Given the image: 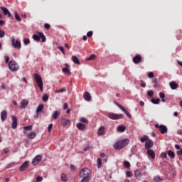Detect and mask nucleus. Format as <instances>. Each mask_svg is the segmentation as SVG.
I'll return each instance as SVG.
<instances>
[{
  "label": "nucleus",
  "instance_id": "15",
  "mask_svg": "<svg viewBox=\"0 0 182 182\" xmlns=\"http://www.w3.org/2000/svg\"><path fill=\"white\" fill-rule=\"evenodd\" d=\"M83 98L86 102H90V100H92V95H90V93L86 92L83 94Z\"/></svg>",
  "mask_w": 182,
  "mask_h": 182
},
{
  "label": "nucleus",
  "instance_id": "39",
  "mask_svg": "<svg viewBox=\"0 0 182 182\" xmlns=\"http://www.w3.org/2000/svg\"><path fill=\"white\" fill-rule=\"evenodd\" d=\"M154 181H163V178H160V176H156L155 177H154Z\"/></svg>",
  "mask_w": 182,
  "mask_h": 182
},
{
  "label": "nucleus",
  "instance_id": "63",
  "mask_svg": "<svg viewBox=\"0 0 182 182\" xmlns=\"http://www.w3.org/2000/svg\"><path fill=\"white\" fill-rule=\"evenodd\" d=\"M63 109H65V110H66V109H68V103H64V105H63Z\"/></svg>",
  "mask_w": 182,
  "mask_h": 182
},
{
  "label": "nucleus",
  "instance_id": "33",
  "mask_svg": "<svg viewBox=\"0 0 182 182\" xmlns=\"http://www.w3.org/2000/svg\"><path fill=\"white\" fill-rule=\"evenodd\" d=\"M33 39L36 41V42H39L41 41V37L39 35L38 36L36 34H34L33 35Z\"/></svg>",
  "mask_w": 182,
  "mask_h": 182
},
{
  "label": "nucleus",
  "instance_id": "20",
  "mask_svg": "<svg viewBox=\"0 0 182 182\" xmlns=\"http://www.w3.org/2000/svg\"><path fill=\"white\" fill-rule=\"evenodd\" d=\"M98 136H103L105 134V127H100L97 132Z\"/></svg>",
  "mask_w": 182,
  "mask_h": 182
},
{
  "label": "nucleus",
  "instance_id": "21",
  "mask_svg": "<svg viewBox=\"0 0 182 182\" xmlns=\"http://www.w3.org/2000/svg\"><path fill=\"white\" fill-rule=\"evenodd\" d=\"M73 62H74L76 65H80V61L79 60V58L75 56V55H73L72 58H71Z\"/></svg>",
  "mask_w": 182,
  "mask_h": 182
},
{
  "label": "nucleus",
  "instance_id": "3",
  "mask_svg": "<svg viewBox=\"0 0 182 182\" xmlns=\"http://www.w3.org/2000/svg\"><path fill=\"white\" fill-rule=\"evenodd\" d=\"M34 80H36V82L37 83L38 87H40L41 92L43 91V82L42 81V77H41V75L38 73L33 74Z\"/></svg>",
  "mask_w": 182,
  "mask_h": 182
},
{
  "label": "nucleus",
  "instance_id": "46",
  "mask_svg": "<svg viewBox=\"0 0 182 182\" xmlns=\"http://www.w3.org/2000/svg\"><path fill=\"white\" fill-rule=\"evenodd\" d=\"M23 129H24L26 132H28V130H31V129H32V125H29V126H27V127H23Z\"/></svg>",
  "mask_w": 182,
  "mask_h": 182
},
{
  "label": "nucleus",
  "instance_id": "40",
  "mask_svg": "<svg viewBox=\"0 0 182 182\" xmlns=\"http://www.w3.org/2000/svg\"><path fill=\"white\" fill-rule=\"evenodd\" d=\"M14 16H15L16 21H18V22H21V17L18 14V12L14 13Z\"/></svg>",
  "mask_w": 182,
  "mask_h": 182
},
{
  "label": "nucleus",
  "instance_id": "28",
  "mask_svg": "<svg viewBox=\"0 0 182 182\" xmlns=\"http://www.w3.org/2000/svg\"><path fill=\"white\" fill-rule=\"evenodd\" d=\"M38 35L40 38L42 39V42H46V37H45V35H43V33L39 32Z\"/></svg>",
  "mask_w": 182,
  "mask_h": 182
},
{
  "label": "nucleus",
  "instance_id": "50",
  "mask_svg": "<svg viewBox=\"0 0 182 182\" xmlns=\"http://www.w3.org/2000/svg\"><path fill=\"white\" fill-rule=\"evenodd\" d=\"M23 43H24V45H29V43H31V41H29L28 38H25L23 40Z\"/></svg>",
  "mask_w": 182,
  "mask_h": 182
},
{
  "label": "nucleus",
  "instance_id": "36",
  "mask_svg": "<svg viewBox=\"0 0 182 182\" xmlns=\"http://www.w3.org/2000/svg\"><path fill=\"white\" fill-rule=\"evenodd\" d=\"M42 100H43L44 102H48V100H49V96L48 95V94H44V95H43Z\"/></svg>",
  "mask_w": 182,
  "mask_h": 182
},
{
  "label": "nucleus",
  "instance_id": "25",
  "mask_svg": "<svg viewBox=\"0 0 182 182\" xmlns=\"http://www.w3.org/2000/svg\"><path fill=\"white\" fill-rule=\"evenodd\" d=\"M136 178H140L141 177V173L139 169H136L134 172Z\"/></svg>",
  "mask_w": 182,
  "mask_h": 182
},
{
  "label": "nucleus",
  "instance_id": "4",
  "mask_svg": "<svg viewBox=\"0 0 182 182\" xmlns=\"http://www.w3.org/2000/svg\"><path fill=\"white\" fill-rule=\"evenodd\" d=\"M9 69L11 72H16V70H19V65H18V63L14 60L9 62Z\"/></svg>",
  "mask_w": 182,
  "mask_h": 182
},
{
  "label": "nucleus",
  "instance_id": "49",
  "mask_svg": "<svg viewBox=\"0 0 182 182\" xmlns=\"http://www.w3.org/2000/svg\"><path fill=\"white\" fill-rule=\"evenodd\" d=\"M148 77H149V79H153V77H154V73H153V72H150L148 74Z\"/></svg>",
  "mask_w": 182,
  "mask_h": 182
},
{
  "label": "nucleus",
  "instance_id": "44",
  "mask_svg": "<svg viewBox=\"0 0 182 182\" xmlns=\"http://www.w3.org/2000/svg\"><path fill=\"white\" fill-rule=\"evenodd\" d=\"M147 95L149 97H153V96H154V92H153V90H149L147 92Z\"/></svg>",
  "mask_w": 182,
  "mask_h": 182
},
{
  "label": "nucleus",
  "instance_id": "41",
  "mask_svg": "<svg viewBox=\"0 0 182 182\" xmlns=\"http://www.w3.org/2000/svg\"><path fill=\"white\" fill-rule=\"evenodd\" d=\"M80 121L82 122V123H85L86 124L89 123V121L85 117H81Z\"/></svg>",
  "mask_w": 182,
  "mask_h": 182
},
{
  "label": "nucleus",
  "instance_id": "48",
  "mask_svg": "<svg viewBox=\"0 0 182 182\" xmlns=\"http://www.w3.org/2000/svg\"><path fill=\"white\" fill-rule=\"evenodd\" d=\"M5 36V31L0 28V38H4Z\"/></svg>",
  "mask_w": 182,
  "mask_h": 182
},
{
  "label": "nucleus",
  "instance_id": "26",
  "mask_svg": "<svg viewBox=\"0 0 182 182\" xmlns=\"http://www.w3.org/2000/svg\"><path fill=\"white\" fill-rule=\"evenodd\" d=\"M167 154L169 156V157H171V159H174V157H176V154L173 151H168Z\"/></svg>",
  "mask_w": 182,
  "mask_h": 182
},
{
  "label": "nucleus",
  "instance_id": "56",
  "mask_svg": "<svg viewBox=\"0 0 182 182\" xmlns=\"http://www.w3.org/2000/svg\"><path fill=\"white\" fill-rule=\"evenodd\" d=\"M44 28L46 29H50V25H49L48 23H45L44 24Z\"/></svg>",
  "mask_w": 182,
  "mask_h": 182
},
{
  "label": "nucleus",
  "instance_id": "62",
  "mask_svg": "<svg viewBox=\"0 0 182 182\" xmlns=\"http://www.w3.org/2000/svg\"><path fill=\"white\" fill-rule=\"evenodd\" d=\"M7 15H8L9 18H10L11 19H14V16H12V14H11V13L9 11Z\"/></svg>",
  "mask_w": 182,
  "mask_h": 182
},
{
  "label": "nucleus",
  "instance_id": "55",
  "mask_svg": "<svg viewBox=\"0 0 182 182\" xmlns=\"http://www.w3.org/2000/svg\"><path fill=\"white\" fill-rule=\"evenodd\" d=\"M159 97L161 99H164V97H166V95H164V93H163V92H160L159 93Z\"/></svg>",
  "mask_w": 182,
  "mask_h": 182
},
{
  "label": "nucleus",
  "instance_id": "12",
  "mask_svg": "<svg viewBox=\"0 0 182 182\" xmlns=\"http://www.w3.org/2000/svg\"><path fill=\"white\" fill-rule=\"evenodd\" d=\"M142 59L143 58H141V55H136V56H134L132 60H133L134 63L137 64V63H140V62H141Z\"/></svg>",
  "mask_w": 182,
  "mask_h": 182
},
{
  "label": "nucleus",
  "instance_id": "16",
  "mask_svg": "<svg viewBox=\"0 0 182 182\" xmlns=\"http://www.w3.org/2000/svg\"><path fill=\"white\" fill-rule=\"evenodd\" d=\"M1 117L2 122H5V120H6V118L8 117V112H6V111H2L1 113Z\"/></svg>",
  "mask_w": 182,
  "mask_h": 182
},
{
  "label": "nucleus",
  "instance_id": "47",
  "mask_svg": "<svg viewBox=\"0 0 182 182\" xmlns=\"http://www.w3.org/2000/svg\"><path fill=\"white\" fill-rule=\"evenodd\" d=\"M114 103L116 105V106L119 107V109H121V110L124 107L122 106V105L119 104V102H117L116 101H114Z\"/></svg>",
  "mask_w": 182,
  "mask_h": 182
},
{
  "label": "nucleus",
  "instance_id": "24",
  "mask_svg": "<svg viewBox=\"0 0 182 182\" xmlns=\"http://www.w3.org/2000/svg\"><path fill=\"white\" fill-rule=\"evenodd\" d=\"M58 117H59V112L58 111H55L53 113L52 119H53V120H56V119H58Z\"/></svg>",
  "mask_w": 182,
  "mask_h": 182
},
{
  "label": "nucleus",
  "instance_id": "10",
  "mask_svg": "<svg viewBox=\"0 0 182 182\" xmlns=\"http://www.w3.org/2000/svg\"><path fill=\"white\" fill-rule=\"evenodd\" d=\"M69 64L66 63L65 64V68H63V73L65 75H68V76H70L72 75V73H70V70H69Z\"/></svg>",
  "mask_w": 182,
  "mask_h": 182
},
{
  "label": "nucleus",
  "instance_id": "18",
  "mask_svg": "<svg viewBox=\"0 0 182 182\" xmlns=\"http://www.w3.org/2000/svg\"><path fill=\"white\" fill-rule=\"evenodd\" d=\"M147 153L151 159H156V153H154V151L153 149H148Z\"/></svg>",
  "mask_w": 182,
  "mask_h": 182
},
{
  "label": "nucleus",
  "instance_id": "32",
  "mask_svg": "<svg viewBox=\"0 0 182 182\" xmlns=\"http://www.w3.org/2000/svg\"><path fill=\"white\" fill-rule=\"evenodd\" d=\"M151 103H153L154 105H159V103H160V99L157 98V99H154L152 98L151 100Z\"/></svg>",
  "mask_w": 182,
  "mask_h": 182
},
{
  "label": "nucleus",
  "instance_id": "27",
  "mask_svg": "<svg viewBox=\"0 0 182 182\" xmlns=\"http://www.w3.org/2000/svg\"><path fill=\"white\" fill-rule=\"evenodd\" d=\"M36 137V132H30L28 135V139H35Z\"/></svg>",
  "mask_w": 182,
  "mask_h": 182
},
{
  "label": "nucleus",
  "instance_id": "23",
  "mask_svg": "<svg viewBox=\"0 0 182 182\" xmlns=\"http://www.w3.org/2000/svg\"><path fill=\"white\" fill-rule=\"evenodd\" d=\"M117 131L119 132L120 133H123V132L126 131V127L119 125L117 127Z\"/></svg>",
  "mask_w": 182,
  "mask_h": 182
},
{
  "label": "nucleus",
  "instance_id": "31",
  "mask_svg": "<svg viewBox=\"0 0 182 182\" xmlns=\"http://www.w3.org/2000/svg\"><path fill=\"white\" fill-rule=\"evenodd\" d=\"M0 9H1V11H3V14H4V15H6V14H8L9 13V11L8 10V9H6V7H2V6H1V7H0Z\"/></svg>",
  "mask_w": 182,
  "mask_h": 182
},
{
  "label": "nucleus",
  "instance_id": "29",
  "mask_svg": "<svg viewBox=\"0 0 182 182\" xmlns=\"http://www.w3.org/2000/svg\"><path fill=\"white\" fill-rule=\"evenodd\" d=\"M123 112L125 113V114H127V117H129V119H132V114L127 111V109H126L124 107L122 109Z\"/></svg>",
  "mask_w": 182,
  "mask_h": 182
},
{
  "label": "nucleus",
  "instance_id": "1",
  "mask_svg": "<svg viewBox=\"0 0 182 182\" xmlns=\"http://www.w3.org/2000/svg\"><path fill=\"white\" fill-rule=\"evenodd\" d=\"M90 174H91V171L90 169L87 168H82L80 172V177L82 179L81 182H89L90 181Z\"/></svg>",
  "mask_w": 182,
  "mask_h": 182
},
{
  "label": "nucleus",
  "instance_id": "35",
  "mask_svg": "<svg viewBox=\"0 0 182 182\" xmlns=\"http://www.w3.org/2000/svg\"><path fill=\"white\" fill-rule=\"evenodd\" d=\"M61 180L63 182L68 181V176H66V174H65V173L61 174Z\"/></svg>",
  "mask_w": 182,
  "mask_h": 182
},
{
  "label": "nucleus",
  "instance_id": "58",
  "mask_svg": "<svg viewBox=\"0 0 182 182\" xmlns=\"http://www.w3.org/2000/svg\"><path fill=\"white\" fill-rule=\"evenodd\" d=\"M52 127H53V124H50L48 125V132L50 133V130H52Z\"/></svg>",
  "mask_w": 182,
  "mask_h": 182
},
{
  "label": "nucleus",
  "instance_id": "30",
  "mask_svg": "<svg viewBox=\"0 0 182 182\" xmlns=\"http://www.w3.org/2000/svg\"><path fill=\"white\" fill-rule=\"evenodd\" d=\"M149 136L147 135H144L143 137L140 139V141L141 143H144L145 141H147L149 140Z\"/></svg>",
  "mask_w": 182,
  "mask_h": 182
},
{
  "label": "nucleus",
  "instance_id": "6",
  "mask_svg": "<svg viewBox=\"0 0 182 182\" xmlns=\"http://www.w3.org/2000/svg\"><path fill=\"white\" fill-rule=\"evenodd\" d=\"M155 127L156 129H159V131L162 134H164V133H167V127L165 125H159V124H155Z\"/></svg>",
  "mask_w": 182,
  "mask_h": 182
},
{
  "label": "nucleus",
  "instance_id": "42",
  "mask_svg": "<svg viewBox=\"0 0 182 182\" xmlns=\"http://www.w3.org/2000/svg\"><path fill=\"white\" fill-rule=\"evenodd\" d=\"M153 83H154V87H159V83L157 82V78L153 79Z\"/></svg>",
  "mask_w": 182,
  "mask_h": 182
},
{
  "label": "nucleus",
  "instance_id": "8",
  "mask_svg": "<svg viewBox=\"0 0 182 182\" xmlns=\"http://www.w3.org/2000/svg\"><path fill=\"white\" fill-rule=\"evenodd\" d=\"M42 161V156L40 155H37L32 161V164L33 166H37V164H39Z\"/></svg>",
  "mask_w": 182,
  "mask_h": 182
},
{
  "label": "nucleus",
  "instance_id": "53",
  "mask_svg": "<svg viewBox=\"0 0 182 182\" xmlns=\"http://www.w3.org/2000/svg\"><path fill=\"white\" fill-rule=\"evenodd\" d=\"M43 180V178L42 176H37L36 178V182L42 181Z\"/></svg>",
  "mask_w": 182,
  "mask_h": 182
},
{
  "label": "nucleus",
  "instance_id": "34",
  "mask_svg": "<svg viewBox=\"0 0 182 182\" xmlns=\"http://www.w3.org/2000/svg\"><path fill=\"white\" fill-rule=\"evenodd\" d=\"M62 123L63 124V126H68V124H70V121H69V119H62Z\"/></svg>",
  "mask_w": 182,
  "mask_h": 182
},
{
  "label": "nucleus",
  "instance_id": "11",
  "mask_svg": "<svg viewBox=\"0 0 182 182\" xmlns=\"http://www.w3.org/2000/svg\"><path fill=\"white\" fill-rule=\"evenodd\" d=\"M11 119H12L11 127L13 129H16V127H18V118L15 116H12Z\"/></svg>",
  "mask_w": 182,
  "mask_h": 182
},
{
  "label": "nucleus",
  "instance_id": "19",
  "mask_svg": "<svg viewBox=\"0 0 182 182\" xmlns=\"http://www.w3.org/2000/svg\"><path fill=\"white\" fill-rule=\"evenodd\" d=\"M77 127L78 130H85L86 129V125L80 122L77 124Z\"/></svg>",
  "mask_w": 182,
  "mask_h": 182
},
{
  "label": "nucleus",
  "instance_id": "14",
  "mask_svg": "<svg viewBox=\"0 0 182 182\" xmlns=\"http://www.w3.org/2000/svg\"><path fill=\"white\" fill-rule=\"evenodd\" d=\"M20 109H25L28 105H29V101L28 100H22L21 103H20Z\"/></svg>",
  "mask_w": 182,
  "mask_h": 182
},
{
  "label": "nucleus",
  "instance_id": "13",
  "mask_svg": "<svg viewBox=\"0 0 182 182\" xmlns=\"http://www.w3.org/2000/svg\"><path fill=\"white\" fill-rule=\"evenodd\" d=\"M29 167V161H25L21 166H20V171H25Z\"/></svg>",
  "mask_w": 182,
  "mask_h": 182
},
{
  "label": "nucleus",
  "instance_id": "43",
  "mask_svg": "<svg viewBox=\"0 0 182 182\" xmlns=\"http://www.w3.org/2000/svg\"><path fill=\"white\" fill-rule=\"evenodd\" d=\"M58 49H59L60 52H62L63 55H66V53L65 52V48H63V46H58Z\"/></svg>",
  "mask_w": 182,
  "mask_h": 182
},
{
  "label": "nucleus",
  "instance_id": "45",
  "mask_svg": "<svg viewBox=\"0 0 182 182\" xmlns=\"http://www.w3.org/2000/svg\"><path fill=\"white\" fill-rule=\"evenodd\" d=\"M97 167L98 168H100V167H102V159L100 158L97 159Z\"/></svg>",
  "mask_w": 182,
  "mask_h": 182
},
{
  "label": "nucleus",
  "instance_id": "64",
  "mask_svg": "<svg viewBox=\"0 0 182 182\" xmlns=\"http://www.w3.org/2000/svg\"><path fill=\"white\" fill-rule=\"evenodd\" d=\"M175 149H176V150H180V145H178V144H176L175 145Z\"/></svg>",
  "mask_w": 182,
  "mask_h": 182
},
{
  "label": "nucleus",
  "instance_id": "57",
  "mask_svg": "<svg viewBox=\"0 0 182 182\" xmlns=\"http://www.w3.org/2000/svg\"><path fill=\"white\" fill-rule=\"evenodd\" d=\"M140 82L141 87H146V82H144L143 80H141Z\"/></svg>",
  "mask_w": 182,
  "mask_h": 182
},
{
  "label": "nucleus",
  "instance_id": "52",
  "mask_svg": "<svg viewBox=\"0 0 182 182\" xmlns=\"http://www.w3.org/2000/svg\"><path fill=\"white\" fill-rule=\"evenodd\" d=\"M87 36L88 38H92V36H93V31H89L87 33Z\"/></svg>",
  "mask_w": 182,
  "mask_h": 182
},
{
  "label": "nucleus",
  "instance_id": "5",
  "mask_svg": "<svg viewBox=\"0 0 182 182\" xmlns=\"http://www.w3.org/2000/svg\"><path fill=\"white\" fill-rule=\"evenodd\" d=\"M107 117H109V119H112V120H118V119H123V114L109 112L107 114Z\"/></svg>",
  "mask_w": 182,
  "mask_h": 182
},
{
  "label": "nucleus",
  "instance_id": "61",
  "mask_svg": "<svg viewBox=\"0 0 182 182\" xmlns=\"http://www.w3.org/2000/svg\"><path fill=\"white\" fill-rule=\"evenodd\" d=\"M5 62L8 63L9 62V56H5Z\"/></svg>",
  "mask_w": 182,
  "mask_h": 182
},
{
  "label": "nucleus",
  "instance_id": "17",
  "mask_svg": "<svg viewBox=\"0 0 182 182\" xmlns=\"http://www.w3.org/2000/svg\"><path fill=\"white\" fill-rule=\"evenodd\" d=\"M170 87L171 89H172L173 90H176V89H177V87H178V85H177V83H176V82L172 81L169 83Z\"/></svg>",
  "mask_w": 182,
  "mask_h": 182
},
{
  "label": "nucleus",
  "instance_id": "54",
  "mask_svg": "<svg viewBox=\"0 0 182 182\" xmlns=\"http://www.w3.org/2000/svg\"><path fill=\"white\" fill-rule=\"evenodd\" d=\"M161 159H167V154H166V153H162V154H161Z\"/></svg>",
  "mask_w": 182,
  "mask_h": 182
},
{
  "label": "nucleus",
  "instance_id": "7",
  "mask_svg": "<svg viewBox=\"0 0 182 182\" xmlns=\"http://www.w3.org/2000/svg\"><path fill=\"white\" fill-rule=\"evenodd\" d=\"M11 45L16 49H21V42L16 41L15 38H11Z\"/></svg>",
  "mask_w": 182,
  "mask_h": 182
},
{
  "label": "nucleus",
  "instance_id": "9",
  "mask_svg": "<svg viewBox=\"0 0 182 182\" xmlns=\"http://www.w3.org/2000/svg\"><path fill=\"white\" fill-rule=\"evenodd\" d=\"M154 143H153V140L151 139H148L146 142H145V149L146 150H150V149H151V147H153L154 146Z\"/></svg>",
  "mask_w": 182,
  "mask_h": 182
},
{
  "label": "nucleus",
  "instance_id": "22",
  "mask_svg": "<svg viewBox=\"0 0 182 182\" xmlns=\"http://www.w3.org/2000/svg\"><path fill=\"white\" fill-rule=\"evenodd\" d=\"M45 107V105H43V104H41L38 106L37 109H36V113H41V112H42V110H43V108Z\"/></svg>",
  "mask_w": 182,
  "mask_h": 182
},
{
  "label": "nucleus",
  "instance_id": "51",
  "mask_svg": "<svg viewBox=\"0 0 182 182\" xmlns=\"http://www.w3.org/2000/svg\"><path fill=\"white\" fill-rule=\"evenodd\" d=\"M65 91H66V89L62 88V89H60V90H56L55 92H56L57 93H63V92H65Z\"/></svg>",
  "mask_w": 182,
  "mask_h": 182
},
{
  "label": "nucleus",
  "instance_id": "37",
  "mask_svg": "<svg viewBox=\"0 0 182 182\" xmlns=\"http://www.w3.org/2000/svg\"><path fill=\"white\" fill-rule=\"evenodd\" d=\"M124 167H126V168H130V162L127 161H124Z\"/></svg>",
  "mask_w": 182,
  "mask_h": 182
},
{
  "label": "nucleus",
  "instance_id": "38",
  "mask_svg": "<svg viewBox=\"0 0 182 182\" xmlns=\"http://www.w3.org/2000/svg\"><path fill=\"white\" fill-rule=\"evenodd\" d=\"M96 59V55L92 54L89 58H87V60H95Z\"/></svg>",
  "mask_w": 182,
  "mask_h": 182
},
{
  "label": "nucleus",
  "instance_id": "59",
  "mask_svg": "<svg viewBox=\"0 0 182 182\" xmlns=\"http://www.w3.org/2000/svg\"><path fill=\"white\" fill-rule=\"evenodd\" d=\"M176 154L178 156H182V149L180 151H177Z\"/></svg>",
  "mask_w": 182,
  "mask_h": 182
},
{
  "label": "nucleus",
  "instance_id": "2",
  "mask_svg": "<svg viewBox=\"0 0 182 182\" xmlns=\"http://www.w3.org/2000/svg\"><path fill=\"white\" fill-rule=\"evenodd\" d=\"M129 144V139H124L119 141H117L116 144H114V149L115 150H122L124 146H127Z\"/></svg>",
  "mask_w": 182,
  "mask_h": 182
},
{
  "label": "nucleus",
  "instance_id": "60",
  "mask_svg": "<svg viewBox=\"0 0 182 182\" xmlns=\"http://www.w3.org/2000/svg\"><path fill=\"white\" fill-rule=\"evenodd\" d=\"M126 176H127V177H130L131 176H132V172H130V171H127L126 172Z\"/></svg>",
  "mask_w": 182,
  "mask_h": 182
}]
</instances>
